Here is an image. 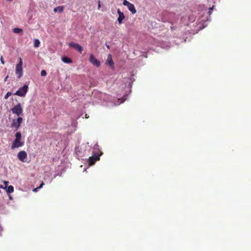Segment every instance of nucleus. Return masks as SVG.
I'll use <instances>...</instances> for the list:
<instances>
[{
    "mask_svg": "<svg viewBox=\"0 0 251 251\" xmlns=\"http://www.w3.org/2000/svg\"><path fill=\"white\" fill-rule=\"evenodd\" d=\"M13 31L15 33H21L23 32V29L20 28H15L13 29Z\"/></svg>",
    "mask_w": 251,
    "mask_h": 251,
    "instance_id": "obj_18",
    "label": "nucleus"
},
{
    "mask_svg": "<svg viewBox=\"0 0 251 251\" xmlns=\"http://www.w3.org/2000/svg\"><path fill=\"white\" fill-rule=\"evenodd\" d=\"M8 78V75H7V76L5 77L4 80L5 82V81H6V80H7V78Z\"/></svg>",
    "mask_w": 251,
    "mask_h": 251,
    "instance_id": "obj_31",
    "label": "nucleus"
},
{
    "mask_svg": "<svg viewBox=\"0 0 251 251\" xmlns=\"http://www.w3.org/2000/svg\"><path fill=\"white\" fill-rule=\"evenodd\" d=\"M41 75L42 76H46L47 75V72L45 70H43L41 72Z\"/></svg>",
    "mask_w": 251,
    "mask_h": 251,
    "instance_id": "obj_23",
    "label": "nucleus"
},
{
    "mask_svg": "<svg viewBox=\"0 0 251 251\" xmlns=\"http://www.w3.org/2000/svg\"><path fill=\"white\" fill-rule=\"evenodd\" d=\"M13 114H16L18 117H20L23 112L22 105L20 102L15 105L10 110Z\"/></svg>",
    "mask_w": 251,
    "mask_h": 251,
    "instance_id": "obj_2",
    "label": "nucleus"
},
{
    "mask_svg": "<svg viewBox=\"0 0 251 251\" xmlns=\"http://www.w3.org/2000/svg\"><path fill=\"white\" fill-rule=\"evenodd\" d=\"M62 60L63 62L68 64L71 63L72 62V59L67 57H63L62 58Z\"/></svg>",
    "mask_w": 251,
    "mask_h": 251,
    "instance_id": "obj_15",
    "label": "nucleus"
},
{
    "mask_svg": "<svg viewBox=\"0 0 251 251\" xmlns=\"http://www.w3.org/2000/svg\"><path fill=\"white\" fill-rule=\"evenodd\" d=\"M213 8H214V6H212V7H210V8H209V11H212V10L213 9Z\"/></svg>",
    "mask_w": 251,
    "mask_h": 251,
    "instance_id": "obj_30",
    "label": "nucleus"
},
{
    "mask_svg": "<svg viewBox=\"0 0 251 251\" xmlns=\"http://www.w3.org/2000/svg\"><path fill=\"white\" fill-rule=\"evenodd\" d=\"M18 158L22 162H25L27 158V153L25 151H20L17 155Z\"/></svg>",
    "mask_w": 251,
    "mask_h": 251,
    "instance_id": "obj_9",
    "label": "nucleus"
},
{
    "mask_svg": "<svg viewBox=\"0 0 251 251\" xmlns=\"http://www.w3.org/2000/svg\"><path fill=\"white\" fill-rule=\"evenodd\" d=\"M40 188L38 187L37 188H34L33 190V191L34 192H36L38 191V190Z\"/></svg>",
    "mask_w": 251,
    "mask_h": 251,
    "instance_id": "obj_27",
    "label": "nucleus"
},
{
    "mask_svg": "<svg viewBox=\"0 0 251 251\" xmlns=\"http://www.w3.org/2000/svg\"><path fill=\"white\" fill-rule=\"evenodd\" d=\"M69 46L77 50L79 53H81L83 50V48L78 44L71 42L69 43Z\"/></svg>",
    "mask_w": 251,
    "mask_h": 251,
    "instance_id": "obj_10",
    "label": "nucleus"
},
{
    "mask_svg": "<svg viewBox=\"0 0 251 251\" xmlns=\"http://www.w3.org/2000/svg\"><path fill=\"white\" fill-rule=\"evenodd\" d=\"M23 61L21 58H19V61L16 66L15 73L18 75V78H20L23 76Z\"/></svg>",
    "mask_w": 251,
    "mask_h": 251,
    "instance_id": "obj_3",
    "label": "nucleus"
},
{
    "mask_svg": "<svg viewBox=\"0 0 251 251\" xmlns=\"http://www.w3.org/2000/svg\"><path fill=\"white\" fill-rule=\"evenodd\" d=\"M89 62L97 67H99L100 65V61H99L92 53L90 54Z\"/></svg>",
    "mask_w": 251,
    "mask_h": 251,
    "instance_id": "obj_8",
    "label": "nucleus"
},
{
    "mask_svg": "<svg viewBox=\"0 0 251 251\" xmlns=\"http://www.w3.org/2000/svg\"><path fill=\"white\" fill-rule=\"evenodd\" d=\"M9 198H10V199H12L11 196H9Z\"/></svg>",
    "mask_w": 251,
    "mask_h": 251,
    "instance_id": "obj_34",
    "label": "nucleus"
},
{
    "mask_svg": "<svg viewBox=\"0 0 251 251\" xmlns=\"http://www.w3.org/2000/svg\"><path fill=\"white\" fill-rule=\"evenodd\" d=\"M101 155V153H99L98 152H93L92 156L89 157V164L90 165L94 164L96 161L99 160L100 159V156Z\"/></svg>",
    "mask_w": 251,
    "mask_h": 251,
    "instance_id": "obj_7",
    "label": "nucleus"
},
{
    "mask_svg": "<svg viewBox=\"0 0 251 251\" xmlns=\"http://www.w3.org/2000/svg\"><path fill=\"white\" fill-rule=\"evenodd\" d=\"M88 117H88V116H87V114H86V115H85V118H88Z\"/></svg>",
    "mask_w": 251,
    "mask_h": 251,
    "instance_id": "obj_33",
    "label": "nucleus"
},
{
    "mask_svg": "<svg viewBox=\"0 0 251 251\" xmlns=\"http://www.w3.org/2000/svg\"><path fill=\"white\" fill-rule=\"evenodd\" d=\"M64 10V6H57L54 8L53 11L55 13L58 12V13H61Z\"/></svg>",
    "mask_w": 251,
    "mask_h": 251,
    "instance_id": "obj_14",
    "label": "nucleus"
},
{
    "mask_svg": "<svg viewBox=\"0 0 251 251\" xmlns=\"http://www.w3.org/2000/svg\"><path fill=\"white\" fill-rule=\"evenodd\" d=\"M0 62H1V64H4V61L3 57L2 56L0 57Z\"/></svg>",
    "mask_w": 251,
    "mask_h": 251,
    "instance_id": "obj_26",
    "label": "nucleus"
},
{
    "mask_svg": "<svg viewBox=\"0 0 251 251\" xmlns=\"http://www.w3.org/2000/svg\"><path fill=\"white\" fill-rule=\"evenodd\" d=\"M3 183L5 185V187H7V185H8V184L9 183V182L7 181H5V180H4L3 181Z\"/></svg>",
    "mask_w": 251,
    "mask_h": 251,
    "instance_id": "obj_25",
    "label": "nucleus"
},
{
    "mask_svg": "<svg viewBox=\"0 0 251 251\" xmlns=\"http://www.w3.org/2000/svg\"><path fill=\"white\" fill-rule=\"evenodd\" d=\"M12 95V93L10 92H8L4 96V99L6 100L8 98L9 96Z\"/></svg>",
    "mask_w": 251,
    "mask_h": 251,
    "instance_id": "obj_22",
    "label": "nucleus"
},
{
    "mask_svg": "<svg viewBox=\"0 0 251 251\" xmlns=\"http://www.w3.org/2000/svg\"><path fill=\"white\" fill-rule=\"evenodd\" d=\"M0 188H2V189H5V187H4L3 185H0Z\"/></svg>",
    "mask_w": 251,
    "mask_h": 251,
    "instance_id": "obj_29",
    "label": "nucleus"
},
{
    "mask_svg": "<svg viewBox=\"0 0 251 251\" xmlns=\"http://www.w3.org/2000/svg\"><path fill=\"white\" fill-rule=\"evenodd\" d=\"M7 0L9 1H12V0Z\"/></svg>",
    "mask_w": 251,
    "mask_h": 251,
    "instance_id": "obj_35",
    "label": "nucleus"
},
{
    "mask_svg": "<svg viewBox=\"0 0 251 251\" xmlns=\"http://www.w3.org/2000/svg\"><path fill=\"white\" fill-rule=\"evenodd\" d=\"M23 121V118L18 117L17 119H12V123L10 127L11 128H15L16 130H18Z\"/></svg>",
    "mask_w": 251,
    "mask_h": 251,
    "instance_id": "obj_4",
    "label": "nucleus"
},
{
    "mask_svg": "<svg viewBox=\"0 0 251 251\" xmlns=\"http://www.w3.org/2000/svg\"><path fill=\"white\" fill-rule=\"evenodd\" d=\"M40 44V42L39 40H38L37 39H35L34 40V47L35 48H37V47H39Z\"/></svg>",
    "mask_w": 251,
    "mask_h": 251,
    "instance_id": "obj_19",
    "label": "nucleus"
},
{
    "mask_svg": "<svg viewBox=\"0 0 251 251\" xmlns=\"http://www.w3.org/2000/svg\"><path fill=\"white\" fill-rule=\"evenodd\" d=\"M125 100H126V98H125V97H124L122 99H118L117 100V102H115L114 105H119L120 104L123 103Z\"/></svg>",
    "mask_w": 251,
    "mask_h": 251,
    "instance_id": "obj_16",
    "label": "nucleus"
},
{
    "mask_svg": "<svg viewBox=\"0 0 251 251\" xmlns=\"http://www.w3.org/2000/svg\"><path fill=\"white\" fill-rule=\"evenodd\" d=\"M44 185V183L42 182V183L40 185V186L38 187L40 189Z\"/></svg>",
    "mask_w": 251,
    "mask_h": 251,
    "instance_id": "obj_28",
    "label": "nucleus"
},
{
    "mask_svg": "<svg viewBox=\"0 0 251 251\" xmlns=\"http://www.w3.org/2000/svg\"><path fill=\"white\" fill-rule=\"evenodd\" d=\"M211 11H208V14H209V16L210 17V15L211 14ZM211 19L210 18H208V19H207V20H206V21H210Z\"/></svg>",
    "mask_w": 251,
    "mask_h": 251,
    "instance_id": "obj_24",
    "label": "nucleus"
},
{
    "mask_svg": "<svg viewBox=\"0 0 251 251\" xmlns=\"http://www.w3.org/2000/svg\"><path fill=\"white\" fill-rule=\"evenodd\" d=\"M1 193V191L0 190V193Z\"/></svg>",
    "mask_w": 251,
    "mask_h": 251,
    "instance_id": "obj_36",
    "label": "nucleus"
},
{
    "mask_svg": "<svg viewBox=\"0 0 251 251\" xmlns=\"http://www.w3.org/2000/svg\"><path fill=\"white\" fill-rule=\"evenodd\" d=\"M28 90V85L25 84L23 87L20 88L14 95L20 97H24L25 96Z\"/></svg>",
    "mask_w": 251,
    "mask_h": 251,
    "instance_id": "obj_5",
    "label": "nucleus"
},
{
    "mask_svg": "<svg viewBox=\"0 0 251 251\" xmlns=\"http://www.w3.org/2000/svg\"><path fill=\"white\" fill-rule=\"evenodd\" d=\"M123 4L124 5L127 6L129 11H130L132 14H134L136 13V10L133 4L129 2L127 0H123Z\"/></svg>",
    "mask_w": 251,
    "mask_h": 251,
    "instance_id": "obj_6",
    "label": "nucleus"
},
{
    "mask_svg": "<svg viewBox=\"0 0 251 251\" xmlns=\"http://www.w3.org/2000/svg\"><path fill=\"white\" fill-rule=\"evenodd\" d=\"M128 79H129L130 82L129 83L128 85V87L130 89L132 87V83L134 80L133 79V78L132 77H130L129 78H128Z\"/></svg>",
    "mask_w": 251,
    "mask_h": 251,
    "instance_id": "obj_21",
    "label": "nucleus"
},
{
    "mask_svg": "<svg viewBox=\"0 0 251 251\" xmlns=\"http://www.w3.org/2000/svg\"><path fill=\"white\" fill-rule=\"evenodd\" d=\"M6 193L8 194H11L14 191V187L12 185L8 186V187H5V189Z\"/></svg>",
    "mask_w": 251,
    "mask_h": 251,
    "instance_id": "obj_13",
    "label": "nucleus"
},
{
    "mask_svg": "<svg viewBox=\"0 0 251 251\" xmlns=\"http://www.w3.org/2000/svg\"><path fill=\"white\" fill-rule=\"evenodd\" d=\"M106 47H107V48L108 49H109V48H110V47H109V45H107V44H106Z\"/></svg>",
    "mask_w": 251,
    "mask_h": 251,
    "instance_id": "obj_32",
    "label": "nucleus"
},
{
    "mask_svg": "<svg viewBox=\"0 0 251 251\" xmlns=\"http://www.w3.org/2000/svg\"><path fill=\"white\" fill-rule=\"evenodd\" d=\"M94 151L93 152H96L99 153H102V152L100 150L99 146L98 144H95L93 147Z\"/></svg>",
    "mask_w": 251,
    "mask_h": 251,
    "instance_id": "obj_17",
    "label": "nucleus"
},
{
    "mask_svg": "<svg viewBox=\"0 0 251 251\" xmlns=\"http://www.w3.org/2000/svg\"><path fill=\"white\" fill-rule=\"evenodd\" d=\"M21 133L20 132H17L16 133L15 139L13 141L11 145L12 149L18 148L24 145V143L21 141Z\"/></svg>",
    "mask_w": 251,
    "mask_h": 251,
    "instance_id": "obj_1",
    "label": "nucleus"
},
{
    "mask_svg": "<svg viewBox=\"0 0 251 251\" xmlns=\"http://www.w3.org/2000/svg\"><path fill=\"white\" fill-rule=\"evenodd\" d=\"M75 152L76 155H78L81 152V148L79 146H76L75 149Z\"/></svg>",
    "mask_w": 251,
    "mask_h": 251,
    "instance_id": "obj_20",
    "label": "nucleus"
},
{
    "mask_svg": "<svg viewBox=\"0 0 251 251\" xmlns=\"http://www.w3.org/2000/svg\"><path fill=\"white\" fill-rule=\"evenodd\" d=\"M106 64H108L110 68L112 69L114 68V63L112 59L111 55L110 54H108L107 59L106 60Z\"/></svg>",
    "mask_w": 251,
    "mask_h": 251,
    "instance_id": "obj_12",
    "label": "nucleus"
},
{
    "mask_svg": "<svg viewBox=\"0 0 251 251\" xmlns=\"http://www.w3.org/2000/svg\"><path fill=\"white\" fill-rule=\"evenodd\" d=\"M117 13L119 15V17L118 18L117 21L119 24H121L123 23V20L125 18V15L124 13L121 12L119 9L117 10Z\"/></svg>",
    "mask_w": 251,
    "mask_h": 251,
    "instance_id": "obj_11",
    "label": "nucleus"
}]
</instances>
